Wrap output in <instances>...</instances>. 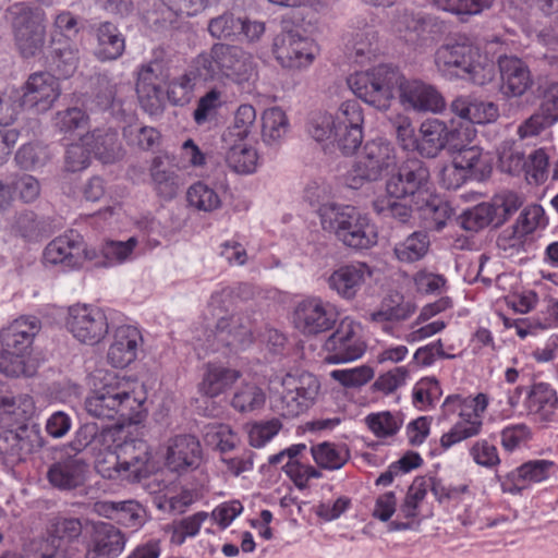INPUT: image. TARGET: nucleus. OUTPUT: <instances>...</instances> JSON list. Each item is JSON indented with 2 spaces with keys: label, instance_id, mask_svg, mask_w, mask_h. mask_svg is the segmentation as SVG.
Segmentation results:
<instances>
[{
  "label": "nucleus",
  "instance_id": "f257e3e1",
  "mask_svg": "<svg viewBox=\"0 0 558 558\" xmlns=\"http://www.w3.org/2000/svg\"><path fill=\"white\" fill-rule=\"evenodd\" d=\"M41 329L36 316L23 315L0 330V373L10 378L33 377L37 367L32 359L35 337Z\"/></svg>",
  "mask_w": 558,
  "mask_h": 558
},
{
  "label": "nucleus",
  "instance_id": "f03ea898",
  "mask_svg": "<svg viewBox=\"0 0 558 558\" xmlns=\"http://www.w3.org/2000/svg\"><path fill=\"white\" fill-rule=\"evenodd\" d=\"M192 73L203 82L227 78L241 84L255 74V62L238 46L215 43L192 60Z\"/></svg>",
  "mask_w": 558,
  "mask_h": 558
},
{
  "label": "nucleus",
  "instance_id": "7ed1b4c3",
  "mask_svg": "<svg viewBox=\"0 0 558 558\" xmlns=\"http://www.w3.org/2000/svg\"><path fill=\"white\" fill-rule=\"evenodd\" d=\"M435 64L447 80H465L476 85L492 82L496 74L495 62L468 41L440 46L435 53Z\"/></svg>",
  "mask_w": 558,
  "mask_h": 558
},
{
  "label": "nucleus",
  "instance_id": "20e7f679",
  "mask_svg": "<svg viewBox=\"0 0 558 558\" xmlns=\"http://www.w3.org/2000/svg\"><path fill=\"white\" fill-rule=\"evenodd\" d=\"M324 230L345 246L368 250L377 244L378 233L367 214L351 205L325 204L319 208Z\"/></svg>",
  "mask_w": 558,
  "mask_h": 558
},
{
  "label": "nucleus",
  "instance_id": "39448f33",
  "mask_svg": "<svg viewBox=\"0 0 558 558\" xmlns=\"http://www.w3.org/2000/svg\"><path fill=\"white\" fill-rule=\"evenodd\" d=\"M397 166L393 145L385 138L366 142L362 151L345 174V184L359 190L367 183L376 182Z\"/></svg>",
  "mask_w": 558,
  "mask_h": 558
},
{
  "label": "nucleus",
  "instance_id": "423d86ee",
  "mask_svg": "<svg viewBox=\"0 0 558 558\" xmlns=\"http://www.w3.org/2000/svg\"><path fill=\"white\" fill-rule=\"evenodd\" d=\"M7 16L20 54L28 59L41 53L46 43L44 11L27 3L17 2L8 8Z\"/></svg>",
  "mask_w": 558,
  "mask_h": 558
},
{
  "label": "nucleus",
  "instance_id": "0eeeda50",
  "mask_svg": "<svg viewBox=\"0 0 558 558\" xmlns=\"http://www.w3.org/2000/svg\"><path fill=\"white\" fill-rule=\"evenodd\" d=\"M400 81L397 69L380 64L364 72H355L348 80V86L359 98L378 110H387L393 98V89Z\"/></svg>",
  "mask_w": 558,
  "mask_h": 558
},
{
  "label": "nucleus",
  "instance_id": "6e6552de",
  "mask_svg": "<svg viewBox=\"0 0 558 558\" xmlns=\"http://www.w3.org/2000/svg\"><path fill=\"white\" fill-rule=\"evenodd\" d=\"M65 326L77 341L89 345L99 343L109 329L105 312L87 304L70 306Z\"/></svg>",
  "mask_w": 558,
  "mask_h": 558
},
{
  "label": "nucleus",
  "instance_id": "1a4fd4ad",
  "mask_svg": "<svg viewBox=\"0 0 558 558\" xmlns=\"http://www.w3.org/2000/svg\"><path fill=\"white\" fill-rule=\"evenodd\" d=\"M95 256L96 252L88 250L82 235L73 230L53 239L44 251L46 264L60 265L64 270L77 269Z\"/></svg>",
  "mask_w": 558,
  "mask_h": 558
},
{
  "label": "nucleus",
  "instance_id": "9d476101",
  "mask_svg": "<svg viewBox=\"0 0 558 558\" xmlns=\"http://www.w3.org/2000/svg\"><path fill=\"white\" fill-rule=\"evenodd\" d=\"M272 51L281 66L290 70L308 68L317 56L314 41L292 31L276 36Z\"/></svg>",
  "mask_w": 558,
  "mask_h": 558
},
{
  "label": "nucleus",
  "instance_id": "9b49d317",
  "mask_svg": "<svg viewBox=\"0 0 558 558\" xmlns=\"http://www.w3.org/2000/svg\"><path fill=\"white\" fill-rule=\"evenodd\" d=\"M337 317V312L331 303L312 296L298 303L293 313V323L300 332L313 336L330 330L335 326Z\"/></svg>",
  "mask_w": 558,
  "mask_h": 558
},
{
  "label": "nucleus",
  "instance_id": "f8f14e48",
  "mask_svg": "<svg viewBox=\"0 0 558 558\" xmlns=\"http://www.w3.org/2000/svg\"><path fill=\"white\" fill-rule=\"evenodd\" d=\"M397 87L400 104L405 110L440 113L446 108L445 98L437 88L421 80L405 78L400 74Z\"/></svg>",
  "mask_w": 558,
  "mask_h": 558
},
{
  "label": "nucleus",
  "instance_id": "ddd939ff",
  "mask_svg": "<svg viewBox=\"0 0 558 558\" xmlns=\"http://www.w3.org/2000/svg\"><path fill=\"white\" fill-rule=\"evenodd\" d=\"M326 361L343 363L363 355L366 344L360 335V326L353 320L343 319L336 331L325 341Z\"/></svg>",
  "mask_w": 558,
  "mask_h": 558
},
{
  "label": "nucleus",
  "instance_id": "4468645a",
  "mask_svg": "<svg viewBox=\"0 0 558 558\" xmlns=\"http://www.w3.org/2000/svg\"><path fill=\"white\" fill-rule=\"evenodd\" d=\"M0 433V456L8 463H17L44 446L40 429L37 425L3 428Z\"/></svg>",
  "mask_w": 558,
  "mask_h": 558
},
{
  "label": "nucleus",
  "instance_id": "2eb2a0df",
  "mask_svg": "<svg viewBox=\"0 0 558 558\" xmlns=\"http://www.w3.org/2000/svg\"><path fill=\"white\" fill-rule=\"evenodd\" d=\"M463 404L464 409L460 413L462 420L457 422L449 432L440 437V446L444 450H448L453 445L481 433L483 426L481 414L487 408L488 397L484 393H478L474 398L469 397L464 399Z\"/></svg>",
  "mask_w": 558,
  "mask_h": 558
},
{
  "label": "nucleus",
  "instance_id": "dca6fc26",
  "mask_svg": "<svg viewBox=\"0 0 558 558\" xmlns=\"http://www.w3.org/2000/svg\"><path fill=\"white\" fill-rule=\"evenodd\" d=\"M210 348L217 351L221 348L244 350L254 341L252 320L241 314L220 317L216 324Z\"/></svg>",
  "mask_w": 558,
  "mask_h": 558
},
{
  "label": "nucleus",
  "instance_id": "f3484780",
  "mask_svg": "<svg viewBox=\"0 0 558 558\" xmlns=\"http://www.w3.org/2000/svg\"><path fill=\"white\" fill-rule=\"evenodd\" d=\"M429 183V169L418 158H408L398 168L386 183L389 195L402 198L427 190Z\"/></svg>",
  "mask_w": 558,
  "mask_h": 558
},
{
  "label": "nucleus",
  "instance_id": "a211bd4d",
  "mask_svg": "<svg viewBox=\"0 0 558 558\" xmlns=\"http://www.w3.org/2000/svg\"><path fill=\"white\" fill-rule=\"evenodd\" d=\"M374 275V268L364 262H352L336 268L327 278L328 288L340 299L354 300Z\"/></svg>",
  "mask_w": 558,
  "mask_h": 558
},
{
  "label": "nucleus",
  "instance_id": "6ab92c4d",
  "mask_svg": "<svg viewBox=\"0 0 558 558\" xmlns=\"http://www.w3.org/2000/svg\"><path fill=\"white\" fill-rule=\"evenodd\" d=\"M166 77L159 62L143 64L137 73L136 93L143 109L149 114L162 110Z\"/></svg>",
  "mask_w": 558,
  "mask_h": 558
},
{
  "label": "nucleus",
  "instance_id": "aec40b11",
  "mask_svg": "<svg viewBox=\"0 0 558 558\" xmlns=\"http://www.w3.org/2000/svg\"><path fill=\"white\" fill-rule=\"evenodd\" d=\"M89 465L78 454L65 453L48 469L49 483L60 490H73L84 485Z\"/></svg>",
  "mask_w": 558,
  "mask_h": 558
},
{
  "label": "nucleus",
  "instance_id": "412c9836",
  "mask_svg": "<svg viewBox=\"0 0 558 558\" xmlns=\"http://www.w3.org/2000/svg\"><path fill=\"white\" fill-rule=\"evenodd\" d=\"M142 345L143 337L136 327L119 326L112 333L107 361L113 367L124 368L136 360Z\"/></svg>",
  "mask_w": 558,
  "mask_h": 558
},
{
  "label": "nucleus",
  "instance_id": "4be33fe9",
  "mask_svg": "<svg viewBox=\"0 0 558 558\" xmlns=\"http://www.w3.org/2000/svg\"><path fill=\"white\" fill-rule=\"evenodd\" d=\"M60 96L58 80L48 72L32 74L22 93V99L26 106L35 108L38 112H45L51 108Z\"/></svg>",
  "mask_w": 558,
  "mask_h": 558
},
{
  "label": "nucleus",
  "instance_id": "5701e85b",
  "mask_svg": "<svg viewBox=\"0 0 558 558\" xmlns=\"http://www.w3.org/2000/svg\"><path fill=\"white\" fill-rule=\"evenodd\" d=\"M149 178L154 191L163 199L174 198L183 184L181 175L168 154L157 155L151 159Z\"/></svg>",
  "mask_w": 558,
  "mask_h": 558
},
{
  "label": "nucleus",
  "instance_id": "b1692460",
  "mask_svg": "<svg viewBox=\"0 0 558 558\" xmlns=\"http://www.w3.org/2000/svg\"><path fill=\"white\" fill-rule=\"evenodd\" d=\"M35 409L34 399L27 393L0 392V428L29 425Z\"/></svg>",
  "mask_w": 558,
  "mask_h": 558
},
{
  "label": "nucleus",
  "instance_id": "393cba45",
  "mask_svg": "<svg viewBox=\"0 0 558 558\" xmlns=\"http://www.w3.org/2000/svg\"><path fill=\"white\" fill-rule=\"evenodd\" d=\"M130 400V393L120 386H101L85 399L87 413L98 418H113L119 409Z\"/></svg>",
  "mask_w": 558,
  "mask_h": 558
},
{
  "label": "nucleus",
  "instance_id": "a878e982",
  "mask_svg": "<svg viewBox=\"0 0 558 558\" xmlns=\"http://www.w3.org/2000/svg\"><path fill=\"white\" fill-rule=\"evenodd\" d=\"M83 143L102 163H114L123 157L119 134L111 128H98L87 132L83 135Z\"/></svg>",
  "mask_w": 558,
  "mask_h": 558
},
{
  "label": "nucleus",
  "instance_id": "bb28decb",
  "mask_svg": "<svg viewBox=\"0 0 558 558\" xmlns=\"http://www.w3.org/2000/svg\"><path fill=\"white\" fill-rule=\"evenodd\" d=\"M502 89L507 96H522L532 85L527 65L513 56H502L498 60Z\"/></svg>",
  "mask_w": 558,
  "mask_h": 558
},
{
  "label": "nucleus",
  "instance_id": "cd10ccee",
  "mask_svg": "<svg viewBox=\"0 0 558 558\" xmlns=\"http://www.w3.org/2000/svg\"><path fill=\"white\" fill-rule=\"evenodd\" d=\"M452 113L471 124H485L497 120L498 107L492 101H485L472 96H459L450 104Z\"/></svg>",
  "mask_w": 558,
  "mask_h": 558
},
{
  "label": "nucleus",
  "instance_id": "c85d7f7f",
  "mask_svg": "<svg viewBox=\"0 0 558 558\" xmlns=\"http://www.w3.org/2000/svg\"><path fill=\"white\" fill-rule=\"evenodd\" d=\"M317 393L318 386L287 388L272 399V407L284 417H295L312 405Z\"/></svg>",
  "mask_w": 558,
  "mask_h": 558
},
{
  "label": "nucleus",
  "instance_id": "c756f323",
  "mask_svg": "<svg viewBox=\"0 0 558 558\" xmlns=\"http://www.w3.org/2000/svg\"><path fill=\"white\" fill-rule=\"evenodd\" d=\"M122 481L135 482L148 475L149 447L143 440H133L120 446Z\"/></svg>",
  "mask_w": 558,
  "mask_h": 558
},
{
  "label": "nucleus",
  "instance_id": "7c9ffc66",
  "mask_svg": "<svg viewBox=\"0 0 558 558\" xmlns=\"http://www.w3.org/2000/svg\"><path fill=\"white\" fill-rule=\"evenodd\" d=\"M125 546L124 534L109 523H100L95 531L88 547L92 558H117Z\"/></svg>",
  "mask_w": 558,
  "mask_h": 558
},
{
  "label": "nucleus",
  "instance_id": "2f4dec72",
  "mask_svg": "<svg viewBox=\"0 0 558 558\" xmlns=\"http://www.w3.org/2000/svg\"><path fill=\"white\" fill-rule=\"evenodd\" d=\"M201 457V445L192 435H179L170 440L167 451V465L177 472L189 469L197 463Z\"/></svg>",
  "mask_w": 558,
  "mask_h": 558
},
{
  "label": "nucleus",
  "instance_id": "473e14b6",
  "mask_svg": "<svg viewBox=\"0 0 558 558\" xmlns=\"http://www.w3.org/2000/svg\"><path fill=\"white\" fill-rule=\"evenodd\" d=\"M446 122L430 118L424 120L418 129L416 151L424 158H436L447 143Z\"/></svg>",
  "mask_w": 558,
  "mask_h": 558
},
{
  "label": "nucleus",
  "instance_id": "72a5a7b5",
  "mask_svg": "<svg viewBox=\"0 0 558 558\" xmlns=\"http://www.w3.org/2000/svg\"><path fill=\"white\" fill-rule=\"evenodd\" d=\"M97 48L95 56L100 61L119 59L125 50V38L119 28L110 23H100L96 28Z\"/></svg>",
  "mask_w": 558,
  "mask_h": 558
},
{
  "label": "nucleus",
  "instance_id": "f704fd0d",
  "mask_svg": "<svg viewBox=\"0 0 558 558\" xmlns=\"http://www.w3.org/2000/svg\"><path fill=\"white\" fill-rule=\"evenodd\" d=\"M226 162L236 173H253L257 167V151L245 140L223 143Z\"/></svg>",
  "mask_w": 558,
  "mask_h": 558
},
{
  "label": "nucleus",
  "instance_id": "c9c22d12",
  "mask_svg": "<svg viewBox=\"0 0 558 558\" xmlns=\"http://www.w3.org/2000/svg\"><path fill=\"white\" fill-rule=\"evenodd\" d=\"M290 123L286 112L279 107H271L262 117V138L268 146H278L289 132Z\"/></svg>",
  "mask_w": 558,
  "mask_h": 558
},
{
  "label": "nucleus",
  "instance_id": "e433bc0d",
  "mask_svg": "<svg viewBox=\"0 0 558 558\" xmlns=\"http://www.w3.org/2000/svg\"><path fill=\"white\" fill-rule=\"evenodd\" d=\"M456 165L464 169L470 177L476 180H484L492 172L490 159L483 154L477 145L464 147L452 156Z\"/></svg>",
  "mask_w": 558,
  "mask_h": 558
},
{
  "label": "nucleus",
  "instance_id": "4c0bfd02",
  "mask_svg": "<svg viewBox=\"0 0 558 558\" xmlns=\"http://www.w3.org/2000/svg\"><path fill=\"white\" fill-rule=\"evenodd\" d=\"M312 457L315 463L325 470H340L351 458L349 448L343 445L324 441L312 446Z\"/></svg>",
  "mask_w": 558,
  "mask_h": 558
},
{
  "label": "nucleus",
  "instance_id": "58836bf2",
  "mask_svg": "<svg viewBox=\"0 0 558 558\" xmlns=\"http://www.w3.org/2000/svg\"><path fill=\"white\" fill-rule=\"evenodd\" d=\"M242 27L243 19L230 11L211 17L207 24V31L213 38L227 41L240 40Z\"/></svg>",
  "mask_w": 558,
  "mask_h": 558
},
{
  "label": "nucleus",
  "instance_id": "ea45409f",
  "mask_svg": "<svg viewBox=\"0 0 558 558\" xmlns=\"http://www.w3.org/2000/svg\"><path fill=\"white\" fill-rule=\"evenodd\" d=\"M429 236L424 231H415L393 248L395 256L402 263H414L422 259L428 252Z\"/></svg>",
  "mask_w": 558,
  "mask_h": 558
},
{
  "label": "nucleus",
  "instance_id": "a19ab883",
  "mask_svg": "<svg viewBox=\"0 0 558 558\" xmlns=\"http://www.w3.org/2000/svg\"><path fill=\"white\" fill-rule=\"evenodd\" d=\"M554 463L549 460H531L509 474V478L519 487L523 488L530 483H539L549 475Z\"/></svg>",
  "mask_w": 558,
  "mask_h": 558
},
{
  "label": "nucleus",
  "instance_id": "79ce46f5",
  "mask_svg": "<svg viewBox=\"0 0 558 558\" xmlns=\"http://www.w3.org/2000/svg\"><path fill=\"white\" fill-rule=\"evenodd\" d=\"M89 124V117L78 107H70L54 114L53 125L64 136H73L77 131L85 130Z\"/></svg>",
  "mask_w": 558,
  "mask_h": 558
},
{
  "label": "nucleus",
  "instance_id": "37998d69",
  "mask_svg": "<svg viewBox=\"0 0 558 558\" xmlns=\"http://www.w3.org/2000/svg\"><path fill=\"white\" fill-rule=\"evenodd\" d=\"M461 228L466 231L477 232L488 226H497L495 209L489 203H482L464 211L459 217Z\"/></svg>",
  "mask_w": 558,
  "mask_h": 558
},
{
  "label": "nucleus",
  "instance_id": "c03bdc74",
  "mask_svg": "<svg viewBox=\"0 0 558 558\" xmlns=\"http://www.w3.org/2000/svg\"><path fill=\"white\" fill-rule=\"evenodd\" d=\"M375 32L372 27H365L352 33L345 47L349 54L356 63H364L371 60L375 53L374 48Z\"/></svg>",
  "mask_w": 558,
  "mask_h": 558
},
{
  "label": "nucleus",
  "instance_id": "a18cd8bd",
  "mask_svg": "<svg viewBox=\"0 0 558 558\" xmlns=\"http://www.w3.org/2000/svg\"><path fill=\"white\" fill-rule=\"evenodd\" d=\"M186 198L192 207L207 213L221 206L219 193L203 181H198L189 187Z\"/></svg>",
  "mask_w": 558,
  "mask_h": 558
},
{
  "label": "nucleus",
  "instance_id": "49530a36",
  "mask_svg": "<svg viewBox=\"0 0 558 558\" xmlns=\"http://www.w3.org/2000/svg\"><path fill=\"white\" fill-rule=\"evenodd\" d=\"M256 120V111L252 105H241L234 114V122L222 135L223 143L246 140Z\"/></svg>",
  "mask_w": 558,
  "mask_h": 558
},
{
  "label": "nucleus",
  "instance_id": "de8ad7c7",
  "mask_svg": "<svg viewBox=\"0 0 558 558\" xmlns=\"http://www.w3.org/2000/svg\"><path fill=\"white\" fill-rule=\"evenodd\" d=\"M367 427L378 438H386L396 435L403 424L400 414L391 412L372 413L365 417Z\"/></svg>",
  "mask_w": 558,
  "mask_h": 558
},
{
  "label": "nucleus",
  "instance_id": "09e8293b",
  "mask_svg": "<svg viewBox=\"0 0 558 558\" xmlns=\"http://www.w3.org/2000/svg\"><path fill=\"white\" fill-rule=\"evenodd\" d=\"M452 214L451 206L440 198L430 199L422 208V215L427 227L435 231L442 230Z\"/></svg>",
  "mask_w": 558,
  "mask_h": 558
},
{
  "label": "nucleus",
  "instance_id": "8fccbe9b",
  "mask_svg": "<svg viewBox=\"0 0 558 558\" xmlns=\"http://www.w3.org/2000/svg\"><path fill=\"white\" fill-rule=\"evenodd\" d=\"M548 160L549 157L544 148H538L529 155L523 169L529 184L539 185L547 180Z\"/></svg>",
  "mask_w": 558,
  "mask_h": 558
},
{
  "label": "nucleus",
  "instance_id": "3c124183",
  "mask_svg": "<svg viewBox=\"0 0 558 558\" xmlns=\"http://www.w3.org/2000/svg\"><path fill=\"white\" fill-rule=\"evenodd\" d=\"M526 163L524 151L514 142H504L499 151V168L509 174H519Z\"/></svg>",
  "mask_w": 558,
  "mask_h": 558
},
{
  "label": "nucleus",
  "instance_id": "603ef678",
  "mask_svg": "<svg viewBox=\"0 0 558 558\" xmlns=\"http://www.w3.org/2000/svg\"><path fill=\"white\" fill-rule=\"evenodd\" d=\"M266 395L259 386H241L232 398V407L239 412H251L260 409Z\"/></svg>",
  "mask_w": 558,
  "mask_h": 558
},
{
  "label": "nucleus",
  "instance_id": "864d4df0",
  "mask_svg": "<svg viewBox=\"0 0 558 558\" xmlns=\"http://www.w3.org/2000/svg\"><path fill=\"white\" fill-rule=\"evenodd\" d=\"M522 197L512 191H504L495 195L489 205L495 209L497 226H501L522 206Z\"/></svg>",
  "mask_w": 558,
  "mask_h": 558
},
{
  "label": "nucleus",
  "instance_id": "5fc2aeb1",
  "mask_svg": "<svg viewBox=\"0 0 558 558\" xmlns=\"http://www.w3.org/2000/svg\"><path fill=\"white\" fill-rule=\"evenodd\" d=\"M446 137L448 138L446 149L451 156L456 155L464 147L470 146L476 136L474 126L466 123L464 120L458 126L449 128L446 124Z\"/></svg>",
  "mask_w": 558,
  "mask_h": 558
},
{
  "label": "nucleus",
  "instance_id": "6e6d98bb",
  "mask_svg": "<svg viewBox=\"0 0 558 558\" xmlns=\"http://www.w3.org/2000/svg\"><path fill=\"white\" fill-rule=\"evenodd\" d=\"M25 106L22 92L11 88L0 94V126H8L17 119Z\"/></svg>",
  "mask_w": 558,
  "mask_h": 558
},
{
  "label": "nucleus",
  "instance_id": "4d7b16f0",
  "mask_svg": "<svg viewBox=\"0 0 558 558\" xmlns=\"http://www.w3.org/2000/svg\"><path fill=\"white\" fill-rule=\"evenodd\" d=\"M80 51L71 45L65 44L63 47L54 48L53 64L59 76L68 78L72 76L78 65Z\"/></svg>",
  "mask_w": 558,
  "mask_h": 558
},
{
  "label": "nucleus",
  "instance_id": "13d9d810",
  "mask_svg": "<svg viewBox=\"0 0 558 558\" xmlns=\"http://www.w3.org/2000/svg\"><path fill=\"white\" fill-rule=\"evenodd\" d=\"M440 10L462 15H475L488 9L494 0H432Z\"/></svg>",
  "mask_w": 558,
  "mask_h": 558
},
{
  "label": "nucleus",
  "instance_id": "bf43d9fd",
  "mask_svg": "<svg viewBox=\"0 0 558 558\" xmlns=\"http://www.w3.org/2000/svg\"><path fill=\"white\" fill-rule=\"evenodd\" d=\"M527 405L533 411H545L558 408L556 391L549 386H527Z\"/></svg>",
  "mask_w": 558,
  "mask_h": 558
},
{
  "label": "nucleus",
  "instance_id": "052dcab7",
  "mask_svg": "<svg viewBox=\"0 0 558 558\" xmlns=\"http://www.w3.org/2000/svg\"><path fill=\"white\" fill-rule=\"evenodd\" d=\"M48 159L49 156L46 147L39 144H25L21 146L15 154L16 163L25 170L43 167Z\"/></svg>",
  "mask_w": 558,
  "mask_h": 558
},
{
  "label": "nucleus",
  "instance_id": "680f3d73",
  "mask_svg": "<svg viewBox=\"0 0 558 558\" xmlns=\"http://www.w3.org/2000/svg\"><path fill=\"white\" fill-rule=\"evenodd\" d=\"M199 80V76H196L192 73V63L190 64L189 71L181 75L180 77L173 80L169 83L167 95L168 98L174 105H184L190 100L191 93L193 90L194 81Z\"/></svg>",
  "mask_w": 558,
  "mask_h": 558
},
{
  "label": "nucleus",
  "instance_id": "e2e57ef3",
  "mask_svg": "<svg viewBox=\"0 0 558 558\" xmlns=\"http://www.w3.org/2000/svg\"><path fill=\"white\" fill-rule=\"evenodd\" d=\"M264 377L268 379L269 384H314L315 376L300 367H293L290 371L275 369L274 367L264 366Z\"/></svg>",
  "mask_w": 558,
  "mask_h": 558
},
{
  "label": "nucleus",
  "instance_id": "0e129e2a",
  "mask_svg": "<svg viewBox=\"0 0 558 558\" xmlns=\"http://www.w3.org/2000/svg\"><path fill=\"white\" fill-rule=\"evenodd\" d=\"M428 483L425 477H415L408 489L407 496L400 507V512L407 519L417 515V506L425 498Z\"/></svg>",
  "mask_w": 558,
  "mask_h": 558
},
{
  "label": "nucleus",
  "instance_id": "69168bd1",
  "mask_svg": "<svg viewBox=\"0 0 558 558\" xmlns=\"http://www.w3.org/2000/svg\"><path fill=\"white\" fill-rule=\"evenodd\" d=\"M529 239L513 227L505 229L497 238V246L505 257H512L526 252Z\"/></svg>",
  "mask_w": 558,
  "mask_h": 558
},
{
  "label": "nucleus",
  "instance_id": "338daca9",
  "mask_svg": "<svg viewBox=\"0 0 558 558\" xmlns=\"http://www.w3.org/2000/svg\"><path fill=\"white\" fill-rule=\"evenodd\" d=\"M129 145L149 150L159 143L160 133L151 126H128L123 132Z\"/></svg>",
  "mask_w": 558,
  "mask_h": 558
},
{
  "label": "nucleus",
  "instance_id": "774afa93",
  "mask_svg": "<svg viewBox=\"0 0 558 558\" xmlns=\"http://www.w3.org/2000/svg\"><path fill=\"white\" fill-rule=\"evenodd\" d=\"M95 469L96 472L104 478L122 481L121 452L107 450L101 454H97L95 460Z\"/></svg>",
  "mask_w": 558,
  "mask_h": 558
}]
</instances>
